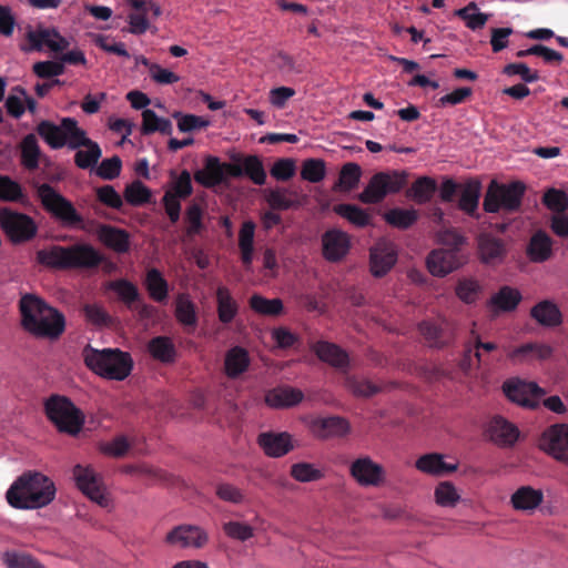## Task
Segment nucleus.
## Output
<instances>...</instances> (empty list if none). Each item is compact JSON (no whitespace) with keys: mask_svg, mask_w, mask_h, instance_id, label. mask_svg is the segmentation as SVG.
I'll list each match as a JSON object with an SVG mask.
<instances>
[{"mask_svg":"<svg viewBox=\"0 0 568 568\" xmlns=\"http://www.w3.org/2000/svg\"><path fill=\"white\" fill-rule=\"evenodd\" d=\"M542 204L555 214L565 213L568 210V195L562 190L550 187L542 195Z\"/></svg>","mask_w":568,"mask_h":568,"instance_id":"obj_59","label":"nucleus"},{"mask_svg":"<svg viewBox=\"0 0 568 568\" xmlns=\"http://www.w3.org/2000/svg\"><path fill=\"white\" fill-rule=\"evenodd\" d=\"M108 287L118 294L129 310H133V305L141 298L138 287L125 278L111 281Z\"/></svg>","mask_w":568,"mask_h":568,"instance_id":"obj_49","label":"nucleus"},{"mask_svg":"<svg viewBox=\"0 0 568 568\" xmlns=\"http://www.w3.org/2000/svg\"><path fill=\"white\" fill-rule=\"evenodd\" d=\"M4 564L8 568H44L31 556L18 552H6Z\"/></svg>","mask_w":568,"mask_h":568,"instance_id":"obj_64","label":"nucleus"},{"mask_svg":"<svg viewBox=\"0 0 568 568\" xmlns=\"http://www.w3.org/2000/svg\"><path fill=\"white\" fill-rule=\"evenodd\" d=\"M415 467L425 474L433 476H443L457 470V464H448L444 460L443 455L437 453H429L420 456Z\"/></svg>","mask_w":568,"mask_h":568,"instance_id":"obj_35","label":"nucleus"},{"mask_svg":"<svg viewBox=\"0 0 568 568\" xmlns=\"http://www.w3.org/2000/svg\"><path fill=\"white\" fill-rule=\"evenodd\" d=\"M290 474L300 483L316 481L324 476L322 470L305 462L293 464Z\"/></svg>","mask_w":568,"mask_h":568,"instance_id":"obj_60","label":"nucleus"},{"mask_svg":"<svg viewBox=\"0 0 568 568\" xmlns=\"http://www.w3.org/2000/svg\"><path fill=\"white\" fill-rule=\"evenodd\" d=\"M311 348L322 362L341 372L347 371L349 366L348 354L338 345L327 341H318Z\"/></svg>","mask_w":568,"mask_h":568,"instance_id":"obj_24","label":"nucleus"},{"mask_svg":"<svg viewBox=\"0 0 568 568\" xmlns=\"http://www.w3.org/2000/svg\"><path fill=\"white\" fill-rule=\"evenodd\" d=\"M333 211L356 227H366L372 224L371 215L364 209L355 204H336Z\"/></svg>","mask_w":568,"mask_h":568,"instance_id":"obj_48","label":"nucleus"},{"mask_svg":"<svg viewBox=\"0 0 568 568\" xmlns=\"http://www.w3.org/2000/svg\"><path fill=\"white\" fill-rule=\"evenodd\" d=\"M82 129L74 118H62L60 124L49 120H42L37 124L36 131L40 138L53 150L64 146L70 149L73 136Z\"/></svg>","mask_w":568,"mask_h":568,"instance_id":"obj_9","label":"nucleus"},{"mask_svg":"<svg viewBox=\"0 0 568 568\" xmlns=\"http://www.w3.org/2000/svg\"><path fill=\"white\" fill-rule=\"evenodd\" d=\"M123 196L130 205L142 206L151 202L152 192L140 180H135L125 186Z\"/></svg>","mask_w":568,"mask_h":568,"instance_id":"obj_53","label":"nucleus"},{"mask_svg":"<svg viewBox=\"0 0 568 568\" xmlns=\"http://www.w3.org/2000/svg\"><path fill=\"white\" fill-rule=\"evenodd\" d=\"M97 234L105 246L116 253H126L130 250V234L123 229L100 224Z\"/></svg>","mask_w":568,"mask_h":568,"instance_id":"obj_28","label":"nucleus"},{"mask_svg":"<svg viewBox=\"0 0 568 568\" xmlns=\"http://www.w3.org/2000/svg\"><path fill=\"white\" fill-rule=\"evenodd\" d=\"M41 150L33 133L27 134L20 142V162L29 171L39 168Z\"/></svg>","mask_w":568,"mask_h":568,"instance_id":"obj_40","label":"nucleus"},{"mask_svg":"<svg viewBox=\"0 0 568 568\" xmlns=\"http://www.w3.org/2000/svg\"><path fill=\"white\" fill-rule=\"evenodd\" d=\"M428 271L434 276H445L458 267L455 252L450 250H434L426 260Z\"/></svg>","mask_w":568,"mask_h":568,"instance_id":"obj_29","label":"nucleus"},{"mask_svg":"<svg viewBox=\"0 0 568 568\" xmlns=\"http://www.w3.org/2000/svg\"><path fill=\"white\" fill-rule=\"evenodd\" d=\"M303 398L304 394L301 389L292 386H280L266 393L265 403L273 408H285L300 404Z\"/></svg>","mask_w":568,"mask_h":568,"instance_id":"obj_31","label":"nucleus"},{"mask_svg":"<svg viewBox=\"0 0 568 568\" xmlns=\"http://www.w3.org/2000/svg\"><path fill=\"white\" fill-rule=\"evenodd\" d=\"M479 197V182L469 181L462 189L457 206L468 216L478 220L480 217V214L478 213Z\"/></svg>","mask_w":568,"mask_h":568,"instance_id":"obj_37","label":"nucleus"},{"mask_svg":"<svg viewBox=\"0 0 568 568\" xmlns=\"http://www.w3.org/2000/svg\"><path fill=\"white\" fill-rule=\"evenodd\" d=\"M552 239L544 231H536L527 245V256L534 263H544L552 256Z\"/></svg>","mask_w":568,"mask_h":568,"instance_id":"obj_30","label":"nucleus"},{"mask_svg":"<svg viewBox=\"0 0 568 568\" xmlns=\"http://www.w3.org/2000/svg\"><path fill=\"white\" fill-rule=\"evenodd\" d=\"M552 348L546 344L539 343H527L514 349L510 354V358H524L532 357L538 359H546L550 357Z\"/></svg>","mask_w":568,"mask_h":568,"instance_id":"obj_56","label":"nucleus"},{"mask_svg":"<svg viewBox=\"0 0 568 568\" xmlns=\"http://www.w3.org/2000/svg\"><path fill=\"white\" fill-rule=\"evenodd\" d=\"M103 261L104 256L89 243L68 246L67 270H93Z\"/></svg>","mask_w":568,"mask_h":568,"instance_id":"obj_16","label":"nucleus"},{"mask_svg":"<svg viewBox=\"0 0 568 568\" xmlns=\"http://www.w3.org/2000/svg\"><path fill=\"white\" fill-rule=\"evenodd\" d=\"M251 358L248 352L242 346L231 347L224 358V371L227 377L237 378L250 367Z\"/></svg>","mask_w":568,"mask_h":568,"instance_id":"obj_33","label":"nucleus"},{"mask_svg":"<svg viewBox=\"0 0 568 568\" xmlns=\"http://www.w3.org/2000/svg\"><path fill=\"white\" fill-rule=\"evenodd\" d=\"M226 172L231 178L246 176L256 185H264L267 178L263 162L257 155H233L231 165H226Z\"/></svg>","mask_w":568,"mask_h":568,"instance_id":"obj_11","label":"nucleus"},{"mask_svg":"<svg viewBox=\"0 0 568 568\" xmlns=\"http://www.w3.org/2000/svg\"><path fill=\"white\" fill-rule=\"evenodd\" d=\"M352 477L364 487L379 486L385 478V470L382 465L375 463L371 457L364 456L355 459L349 467Z\"/></svg>","mask_w":568,"mask_h":568,"instance_id":"obj_17","label":"nucleus"},{"mask_svg":"<svg viewBox=\"0 0 568 568\" xmlns=\"http://www.w3.org/2000/svg\"><path fill=\"white\" fill-rule=\"evenodd\" d=\"M68 246L52 245L39 250L36 260L39 264L54 270H67Z\"/></svg>","mask_w":568,"mask_h":568,"instance_id":"obj_39","label":"nucleus"},{"mask_svg":"<svg viewBox=\"0 0 568 568\" xmlns=\"http://www.w3.org/2000/svg\"><path fill=\"white\" fill-rule=\"evenodd\" d=\"M351 250L349 235L339 229H329L322 235L323 257L332 263L342 261Z\"/></svg>","mask_w":568,"mask_h":568,"instance_id":"obj_18","label":"nucleus"},{"mask_svg":"<svg viewBox=\"0 0 568 568\" xmlns=\"http://www.w3.org/2000/svg\"><path fill=\"white\" fill-rule=\"evenodd\" d=\"M73 477L78 488L92 501L106 507L109 499L104 494L101 477L90 466L77 465L73 468Z\"/></svg>","mask_w":568,"mask_h":568,"instance_id":"obj_13","label":"nucleus"},{"mask_svg":"<svg viewBox=\"0 0 568 568\" xmlns=\"http://www.w3.org/2000/svg\"><path fill=\"white\" fill-rule=\"evenodd\" d=\"M419 333L430 347L443 348L455 339V326L452 322L440 318L423 321L418 325Z\"/></svg>","mask_w":568,"mask_h":568,"instance_id":"obj_15","label":"nucleus"},{"mask_svg":"<svg viewBox=\"0 0 568 568\" xmlns=\"http://www.w3.org/2000/svg\"><path fill=\"white\" fill-rule=\"evenodd\" d=\"M530 316L544 327H556L562 323V314L558 305L550 300L538 302L530 310Z\"/></svg>","mask_w":568,"mask_h":568,"instance_id":"obj_32","label":"nucleus"},{"mask_svg":"<svg viewBox=\"0 0 568 568\" xmlns=\"http://www.w3.org/2000/svg\"><path fill=\"white\" fill-rule=\"evenodd\" d=\"M521 301V294L517 288L503 286L490 298V305L497 311L511 312L516 310Z\"/></svg>","mask_w":568,"mask_h":568,"instance_id":"obj_46","label":"nucleus"},{"mask_svg":"<svg viewBox=\"0 0 568 568\" xmlns=\"http://www.w3.org/2000/svg\"><path fill=\"white\" fill-rule=\"evenodd\" d=\"M497 349V345L491 342L483 343L480 336L475 329H471L469 339L464 346V356L460 362L463 369H469L474 359L477 366L483 362V353H490Z\"/></svg>","mask_w":568,"mask_h":568,"instance_id":"obj_27","label":"nucleus"},{"mask_svg":"<svg viewBox=\"0 0 568 568\" xmlns=\"http://www.w3.org/2000/svg\"><path fill=\"white\" fill-rule=\"evenodd\" d=\"M397 261V252L392 243L377 242L369 251V267L375 277L386 275Z\"/></svg>","mask_w":568,"mask_h":568,"instance_id":"obj_21","label":"nucleus"},{"mask_svg":"<svg viewBox=\"0 0 568 568\" xmlns=\"http://www.w3.org/2000/svg\"><path fill=\"white\" fill-rule=\"evenodd\" d=\"M257 443L265 455L278 458L288 454L293 448L292 436L288 433H261Z\"/></svg>","mask_w":568,"mask_h":568,"instance_id":"obj_25","label":"nucleus"},{"mask_svg":"<svg viewBox=\"0 0 568 568\" xmlns=\"http://www.w3.org/2000/svg\"><path fill=\"white\" fill-rule=\"evenodd\" d=\"M215 298L219 321L224 325H229L239 314V303L226 286H219L216 288Z\"/></svg>","mask_w":568,"mask_h":568,"instance_id":"obj_34","label":"nucleus"},{"mask_svg":"<svg viewBox=\"0 0 568 568\" xmlns=\"http://www.w3.org/2000/svg\"><path fill=\"white\" fill-rule=\"evenodd\" d=\"M266 202L272 210L278 211L297 209L302 205V199L298 192L286 187L270 190L266 195Z\"/></svg>","mask_w":568,"mask_h":568,"instance_id":"obj_36","label":"nucleus"},{"mask_svg":"<svg viewBox=\"0 0 568 568\" xmlns=\"http://www.w3.org/2000/svg\"><path fill=\"white\" fill-rule=\"evenodd\" d=\"M345 387L355 396L371 397L378 392L381 387L368 379L356 376H346Z\"/></svg>","mask_w":568,"mask_h":568,"instance_id":"obj_57","label":"nucleus"},{"mask_svg":"<svg viewBox=\"0 0 568 568\" xmlns=\"http://www.w3.org/2000/svg\"><path fill=\"white\" fill-rule=\"evenodd\" d=\"M174 315L176 321L185 327H195L197 324L195 305L187 294L178 295Z\"/></svg>","mask_w":568,"mask_h":568,"instance_id":"obj_47","label":"nucleus"},{"mask_svg":"<svg viewBox=\"0 0 568 568\" xmlns=\"http://www.w3.org/2000/svg\"><path fill=\"white\" fill-rule=\"evenodd\" d=\"M85 320L97 327H109L113 323L112 316L102 305L87 304L83 307Z\"/></svg>","mask_w":568,"mask_h":568,"instance_id":"obj_61","label":"nucleus"},{"mask_svg":"<svg viewBox=\"0 0 568 568\" xmlns=\"http://www.w3.org/2000/svg\"><path fill=\"white\" fill-rule=\"evenodd\" d=\"M542 491L530 486H523L511 495V505L517 510L535 509L542 503Z\"/></svg>","mask_w":568,"mask_h":568,"instance_id":"obj_38","label":"nucleus"},{"mask_svg":"<svg viewBox=\"0 0 568 568\" xmlns=\"http://www.w3.org/2000/svg\"><path fill=\"white\" fill-rule=\"evenodd\" d=\"M455 14L473 31L483 29L489 20V14L479 12L475 2H469L464 8L456 10Z\"/></svg>","mask_w":568,"mask_h":568,"instance_id":"obj_51","label":"nucleus"},{"mask_svg":"<svg viewBox=\"0 0 568 568\" xmlns=\"http://www.w3.org/2000/svg\"><path fill=\"white\" fill-rule=\"evenodd\" d=\"M20 325L37 338H59L65 329V317L55 307L34 294H23L19 300Z\"/></svg>","mask_w":568,"mask_h":568,"instance_id":"obj_1","label":"nucleus"},{"mask_svg":"<svg viewBox=\"0 0 568 568\" xmlns=\"http://www.w3.org/2000/svg\"><path fill=\"white\" fill-rule=\"evenodd\" d=\"M37 196L44 211L60 222L62 226L68 229H85L84 219L73 203L50 184H40L37 187Z\"/></svg>","mask_w":568,"mask_h":568,"instance_id":"obj_5","label":"nucleus"},{"mask_svg":"<svg viewBox=\"0 0 568 568\" xmlns=\"http://www.w3.org/2000/svg\"><path fill=\"white\" fill-rule=\"evenodd\" d=\"M248 306L254 313L268 317H277L284 312V305L281 298L270 300L257 293L250 297Z\"/></svg>","mask_w":568,"mask_h":568,"instance_id":"obj_41","label":"nucleus"},{"mask_svg":"<svg viewBox=\"0 0 568 568\" xmlns=\"http://www.w3.org/2000/svg\"><path fill=\"white\" fill-rule=\"evenodd\" d=\"M0 229L14 245L32 241L39 231L32 216L7 206L0 207Z\"/></svg>","mask_w":568,"mask_h":568,"instance_id":"obj_8","label":"nucleus"},{"mask_svg":"<svg viewBox=\"0 0 568 568\" xmlns=\"http://www.w3.org/2000/svg\"><path fill=\"white\" fill-rule=\"evenodd\" d=\"M488 438L499 447H513L519 437L518 427L500 415L491 417L486 427Z\"/></svg>","mask_w":568,"mask_h":568,"instance_id":"obj_19","label":"nucleus"},{"mask_svg":"<svg viewBox=\"0 0 568 568\" xmlns=\"http://www.w3.org/2000/svg\"><path fill=\"white\" fill-rule=\"evenodd\" d=\"M146 351L154 361L163 365L174 364L179 356L173 339L166 335L152 337L146 344Z\"/></svg>","mask_w":568,"mask_h":568,"instance_id":"obj_26","label":"nucleus"},{"mask_svg":"<svg viewBox=\"0 0 568 568\" xmlns=\"http://www.w3.org/2000/svg\"><path fill=\"white\" fill-rule=\"evenodd\" d=\"M540 447L556 460L568 466V424L547 427L540 439Z\"/></svg>","mask_w":568,"mask_h":568,"instance_id":"obj_12","label":"nucleus"},{"mask_svg":"<svg viewBox=\"0 0 568 568\" xmlns=\"http://www.w3.org/2000/svg\"><path fill=\"white\" fill-rule=\"evenodd\" d=\"M24 192L20 183L8 175L0 174V201L2 202H22Z\"/></svg>","mask_w":568,"mask_h":568,"instance_id":"obj_58","label":"nucleus"},{"mask_svg":"<svg viewBox=\"0 0 568 568\" xmlns=\"http://www.w3.org/2000/svg\"><path fill=\"white\" fill-rule=\"evenodd\" d=\"M503 392L510 402L531 409L538 407L540 397L546 394L536 383L519 378L504 382Z\"/></svg>","mask_w":568,"mask_h":568,"instance_id":"obj_10","label":"nucleus"},{"mask_svg":"<svg viewBox=\"0 0 568 568\" xmlns=\"http://www.w3.org/2000/svg\"><path fill=\"white\" fill-rule=\"evenodd\" d=\"M434 495L436 503L442 507H454L459 500V495L450 481L439 483Z\"/></svg>","mask_w":568,"mask_h":568,"instance_id":"obj_63","label":"nucleus"},{"mask_svg":"<svg viewBox=\"0 0 568 568\" xmlns=\"http://www.w3.org/2000/svg\"><path fill=\"white\" fill-rule=\"evenodd\" d=\"M321 437H342L349 433L351 426L347 419L339 416L321 418L316 423Z\"/></svg>","mask_w":568,"mask_h":568,"instance_id":"obj_44","label":"nucleus"},{"mask_svg":"<svg viewBox=\"0 0 568 568\" xmlns=\"http://www.w3.org/2000/svg\"><path fill=\"white\" fill-rule=\"evenodd\" d=\"M362 176V169L357 163H345L339 171L337 181L332 190L334 192H349L357 187Z\"/></svg>","mask_w":568,"mask_h":568,"instance_id":"obj_42","label":"nucleus"},{"mask_svg":"<svg viewBox=\"0 0 568 568\" xmlns=\"http://www.w3.org/2000/svg\"><path fill=\"white\" fill-rule=\"evenodd\" d=\"M142 8L133 9V11L130 12L126 18L129 23L128 32L135 36L144 34L150 29L146 0H142Z\"/></svg>","mask_w":568,"mask_h":568,"instance_id":"obj_55","label":"nucleus"},{"mask_svg":"<svg viewBox=\"0 0 568 568\" xmlns=\"http://www.w3.org/2000/svg\"><path fill=\"white\" fill-rule=\"evenodd\" d=\"M83 359L90 371L106 379L123 381L133 368L131 355L119 348L95 349L88 345Z\"/></svg>","mask_w":568,"mask_h":568,"instance_id":"obj_3","label":"nucleus"},{"mask_svg":"<svg viewBox=\"0 0 568 568\" xmlns=\"http://www.w3.org/2000/svg\"><path fill=\"white\" fill-rule=\"evenodd\" d=\"M47 418L60 432L71 436L78 435L84 425V414L67 396L52 394L43 404Z\"/></svg>","mask_w":568,"mask_h":568,"instance_id":"obj_4","label":"nucleus"},{"mask_svg":"<svg viewBox=\"0 0 568 568\" xmlns=\"http://www.w3.org/2000/svg\"><path fill=\"white\" fill-rule=\"evenodd\" d=\"M70 149L77 150L74 154V163L79 169L88 170L94 168L102 156L100 145L87 136V132L82 129L73 136L70 142Z\"/></svg>","mask_w":568,"mask_h":568,"instance_id":"obj_14","label":"nucleus"},{"mask_svg":"<svg viewBox=\"0 0 568 568\" xmlns=\"http://www.w3.org/2000/svg\"><path fill=\"white\" fill-rule=\"evenodd\" d=\"M477 251L480 261L487 265H498L507 255L505 241L489 232H481L477 236Z\"/></svg>","mask_w":568,"mask_h":568,"instance_id":"obj_20","label":"nucleus"},{"mask_svg":"<svg viewBox=\"0 0 568 568\" xmlns=\"http://www.w3.org/2000/svg\"><path fill=\"white\" fill-rule=\"evenodd\" d=\"M203 210L197 203H192L187 206L185 212V221L189 224L186 227V235L192 237L200 234L204 230L203 224Z\"/></svg>","mask_w":568,"mask_h":568,"instance_id":"obj_62","label":"nucleus"},{"mask_svg":"<svg viewBox=\"0 0 568 568\" xmlns=\"http://www.w3.org/2000/svg\"><path fill=\"white\" fill-rule=\"evenodd\" d=\"M408 174L405 171H383L375 173L366 187L358 194L364 204L381 203L388 194L402 191L407 184Z\"/></svg>","mask_w":568,"mask_h":568,"instance_id":"obj_7","label":"nucleus"},{"mask_svg":"<svg viewBox=\"0 0 568 568\" xmlns=\"http://www.w3.org/2000/svg\"><path fill=\"white\" fill-rule=\"evenodd\" d=\"M437 185L434 179L429 176L418 178L409 189L407 195L419 204L427 203L436 192Z\"/></svg>","mask_w":568,"mask_h":568,"instance_id":"obj_52","label":"nucleus"},{"mask_svg":"<svg viewBox=\"0 0 568 568\" xmlns=\"http://www.w3.org/2000/svg\"><path fill=\"white\" fill-rule=\"evenodd\" d=\"M526 192V185L520 181L499 183L493 180L486 190L483 209L487 213L519 211Z\"/></svg>","mask_w":568,"mask_h":568,"instance_id":"obj_6","label":"nucleus"},{"mask_svg":"<svg viewBox=\"0 0 568 568\" xmlns=\"http://www.w3.org/2000/svg\"><path fill=\"white\" fill-rule=\"evenodd\" d=\"M155 132H160L164 135H171L172 122L169 119L158 116V114L151 109H144L142 111L141 133L149 135Z\"/></svg>","mask_w":568,"mask_h":568,"instance_id":"obj_43","label":"nucleus"},{"mask_svg":"<svg viewBox=\"0 0 568 568\" xmlns=\"http://www.w3.org/2000/svg\"><path fill=\"white\" fill-rule=\"evenodd\" d=\"M387 224L399 229L407 230L418 220V212L414 209H390L384 214Z\"/></svg>","mask_w":568,"mask_h":568,"instance_id":"obj_50","label":"nucleus"},{"mask_svg":"<svg viewBox=\"0 0 568 568\" xmlns=\"http://www.w3.org/2000/svg\"><path fill=\"white\" fill-rule=\"evenodd\" d=\"M226 165L219 158L209 155L205 158L204 168L194 173V180L204 187L211 189L226 181Z\"/></svg>","mask_w":568,"mask_h":568,"instance_id":"obj_23","label":"nucleus"},{"mask_svg":"<svg viewBox=\"0 0 568 568\" xmlns=\"http://www.w3.org/2000/svg\"><path fill=\"white\" fill-rule=\"evenodd\" d=\"M326 175V164L322 159H306L302 163L301 178L311 183L321 182Z\"/></svg>","mask_w":568,"mask_h":568,"instance_id":"obj_54","label":"nucleus"},{"mask_svg":"<svg viewBox=\"0 0 568 568\" xmlns=\"http://www.w3.org/2000/svg\"><path fill=\"white\" fill-rule=\"evenodd\" d=\"M166 541L182 548H201L207 542V534L197 526L181 525L166 535Z\"/></svg>","mask_w":568,"mask_h":568,"instance_id":"obj_22","label":"nucleus"},{"mask_svg":"<svg viewBox=\"0 0 568 568\" xmlns=\"http://www.w3.org/2000/svg\"><path fill=\"white\" fill-rule=\"evenodd\" d=\"M55 494L51 478L39 471H26L12 483L6 498L16 509H39L51 504Z\"/></svg>","mask_w":568,"mask_h":568,"instance_id":"obj_2","label":"nucleus"},{"mask_svg":"<svg viewBox=\"0 0 568 568\" xmlns=\"http://www.w3.org/2000/svg\"><path fill=\"white\" fill-rule=\"evenodd\" d=\"M145 287L150 297L158 302H165L169 295V284L158 268H151L146 273Z\"/></svg>","mask_w":568,"mask_h":568,"instance_id":"obj_45","label":"nucleus"}]
</instances>
